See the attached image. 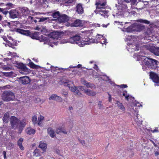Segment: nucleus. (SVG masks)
Here are the masks:
<instances>
[{
  "mask_svg": "<svg viewBox=\"0 0 159 159\" xmlns=\"http://www.w3.org/2000/svg\"><path fill=\"white\" fill-rule=\"evenodd\" d=\"M133 105L135 107H142V105L140 104V103L139 102L136 103L134 104H133Z\"/></svg>",
  "mask_w": 159,
  "mask_h": 159,
  "instance_id": "864d4df0",
  "label": "nucleus"
},
{
  "mask_svg": "<svg viewBox=\"0 0 159 159\" xmlns=\"http://www.w3.org/2000/svg\"><path fill=\"white\" fill-rule=\"evenodd\" d=\"M48 18V17H42L40 18L39 19V22H43L45 21V20H47Z\"/></svg>",
  "mask_w": 159,
  "mask_h": 159,
  "instance_id": "8fccbe9b",
  "label": "nucleus"
},
{
  "mask_svg": "<svg viewBox=\"0 0 159 159\" xmlns=\"http://www.w3.org/2000/svg\"><path fill=\"white\" fill-rule=\"evenodd\" d=\"M123 95L125 97V99L127 101H129V100L134 99V97L130 95L127 93L126 91L125 90L123 92Z\"/></svg>",
  "mask_w": 159,
  "mask_h": 159,
  "instance_id": "5701e85b",
  "label": "nucleus"
},
{
  "mask_svg": "<svg viewBox=\"0 0 159 159\" xmlns=\"http://www.w3.org/2000/svg\"><path fill=\"white\" fill-rule=\"evenodd\" d=\"M25 131L27 134L31 135L35 134V130L31 128H28L26 129Z\"/></svg>",
  "mask_w": 159,
  "mask_h": 159,
  "instance_id": "c85d7f7f",
  "label": "nucleus"
},
{
  "mask_svg": "<svg viewBox=\"0 0 159 159\" xmlns=\"http://www.w3.org/2000/svg\"><path fill=\"white\" fill-rule=\"evenodd\" d=\"M149 76L154 82L157 84L159 83V77L157 74L151 71L150 72Z\"/></svg>",
  "mask_w": 159,
  "mask_h": 159,
  "instance_id": "ddd939ff",
  "label": "nucleus"
},
{
  "mask_svg": "<svg viewBox=\"0 0 159 159\" xmlns=\"http://www.w3.org/2000/svg\"><path fill=\"white\" fill-rule=\"evenodd\" d=\"M16 31L22 34L28 36L30 35V31L20 29H17L16 30Z\"/></svg>",
  "mask_w": 159,
  "mask_h": 159,
  "instance_id": "4be33fe9",
  "label": "nucleus"
},
{
  "mask_svg": "<svg viewBox=\"0 0 159 159\" xmlns=\"http://www.w3.org/2000/svg\"><path fill=\"white\" fill-rule=\"evenodd\" d=\"M131 0H124L122 2L120 1L118 3L119 5L117 10L113 11V15L115 18H120L124 16L127 13V6L125 4V2H129Z\"/></svg>",
  "mask_w": 159,
  "mask_h": 159,
  "instance_id": "423d86ee",
  "label": "nucleus"
},
{
  "mask_svg": "<svg viewBox=\"0 0 159 159\" xmlns=\"http://www.w3.org/2000/svg\"><path fill=\"white\" fill-rule=\"evenodd\" d=\"M77 87L79 90H80L84 91V89H84V87L81 86H79Z\"/></svg>",
  "mask_w": 159,
  "mask_h": 159,
  "instance_id": "69168bd1",
  "label": "nucleus"
},
{
  "mask_svg": "<svg viewBox=\"0 0 159 159\" xmlns=\"http://www.w3.org/2000/svg\"><path fill=\"white\" fill-rule=\"evenodd\" d=\"M49 99L52 100L57 102H61L62 100V99L61 97L55 94L52 95L49 97Z\"/></svg>",
  "mask_w": 159,
  "mask_h": 159,
  "instance_id": "412c9836",
  "label": "nucleus"
},
{
  "mask_svg": "<svg viewBox=\"0 0 159 159\" xmlns=\"http://www.w3.org/2000/svg\"><path fill=\"white\" fill-rule=\"evenodd\" d=\"M77 87L74 86H72L71 88V90L72 92H73V93L74 92H75V90L76 89Z\"/></svg>",
  "mask_w": 159,
  "mask_h": 159,
  "instance_id": "bf43d9fd",
  "label": "nucleus"
},
{
  "mask_svg": "<svg viewBox=\"0 0 159 159\" xmlns=\"http://www.w3.org/2000/svg\"><path fill=\"white\" fill-rule=\"evenodd\" d=\"M69 19V17L66 15L62 14L59 17L58 21L60 23L67 22Z\"/></svg>",
  "mask_w": 159,
  "mask_h": 159,
  "instance_id": "dca6fc26",
  "label": "nucleus"
},
{
  "mask_svg": "<svg viewBox=\"0 0 159 159\" xmlns=\"http://www.w3.org/2000/svg\"><path fill=\"white\" fill-rule=\"evenodd\" d=\"M7 40L8 39L9 40H10V41L11 42V43H11V45H12V44L13 43V39L10 36H7Z\"/></svg>",
  "mask_w": 159,
  "mask_h": 159,
  "instance_id": "3c124183",
  "label": "nucleus"
},
{
  "mask_svg": "<svg viewBox=\"0 0 159 159\" xmlns=\"http://www.w3.org/2000/svg\"><path fill=\"white\" fill-rule=\"evenodd\" d=\"M33 155L36 157H38L41 156L40 151L39 149H35L33 152Z\"/></svg>",
  "mask_w": 159,
  "mask_h": 159,
  "instance_id": "e433bc0d",
  "label": "nucleus"
},
{
  "mask_svg": "<svg viewBox=\"0 0 159 159\" xmlns=\"http://www.w3.org/2000/svg\"><path fill=\"white\" fill-rule=\"evenodd\" d=\"M139 40L136 36L128 35L125 38V41L127 42L126 48L127 50L132 52L135 51H138L140 49L139 43L138 42Z\"/></svg>",
  "mask_w": 159,
  "mask_h": 159,
  "instance_id": "f03ea898",
  "label": "nucleus"
},
{
  "mask_svg": "<svg viewBox=\"0 0 159 159\" xmlns=\"http://www.w3.org/2000/svg\"><path fill=\"white\" fill-rule=\"evenodd\" d=\"M96 9L94 12L96 14H99L105 18L109 16V11L107 10L108 6L106 0H96L95 3Z\"/></svg>",
  "mask_w": 159,
  "mask_h": 159,
  "instance_id": "7ed1b4c3",
  "label": "nucleus"
},
{
  "mask_svg": "<svg viewBox=\"0 0 159 159\" xmlns=\"http://www.w3.org/2000/svg\"><path fill=\"white\" fill-rule=\"evenodd\" d=\"M69 39L67 41L65 39H63L61 41V43L63 44L68 42Z\"/></svg>",
  "mask_w": 159,
  "mask_h": 159,
  "instance_id": "0e129e2a",
  "label": "nucleus"
},
{
  "mask_svg": "<svg viewBox=\"0 0 159 159\" xmlns=\"http://www.w3.org/2000/svg\"><path fill=\"white\" fill-rule=\"evenodd\" d=\"M39 33L38 32H34L31 36V38L34 39H39L41 41V35L40 37H39Z\"/></svg>",
  "mask_w": 159,
  "mask_h": 159,
  "instance_id": "bb28decb",
  "label": "nucleus"
},
{
  "mask_svg": "<svg viewBox=\"0 0 159 159\" xmlns=\"http://www.w3.org/2000/svg\"><path fill=\"white\" fill-rule=\"evenodd\" d=\"M15 98V95L12 92L6 91L2 94V99L4 101H9L13 100Z\"/></svg>",
  "mask_w": 159,
  "mask_h": 159,
  "instance_id": "6e6552de",
  "label": "nucleus"
},
{
  "mask_svg": "<svg viewBox=\"0 0 159 159\" xmlns=\"http://www.w3.org/2000/svg\"><path fill=\"white\" fill-rule=\"evenodd\" d=\"M33 19H34V18L33 17L31 16H29L27 19V20L28 21L31 22L33 21Z\"/></svg>",
  "mask_w": 159,
  "mask_h": 159,
  "instance_id": "603ef678",
  "label": "nucleus"
},
{
  "mask_svg": "<svg viewBox=\"0 0 159 159\" xmlns=\"http://www.w3.org/2000/svg\"><path fill=\"white\" fill-rule=\"evenodd\" d=\"M19 10L22 14L25 16L28 15H33L34 11L30 10L26 7H19Z\"/></svg>",
  "mask_w": 159,
  "mask_h": 159,
  "instance_id": "9b49d317",
  "label": "nucleus"
},
{
  "mask_svg": "<svg viewBox=\"0 0 159 159\" xmlns=\"http://www.w3.org/2000/svg\"><path fill=\"white\" fill-rule=\"evenodd\" d=\"M140 60H141V59H140ZM141 61H143V66H142L143 69L144 71H145L147 69V67L145 66V65L143 64V59L141 60Z\"/></svg>",
  "mask_w": 159,
  "mask_h": 159,
  "instance_id": "e2e57ef3",
  "label": "nucleus"
},
{
  "mask_svg": "<svg viewBox=\"0 0 159 159\" xmlns=\"http://www.w3.org/2000/svg\"><path fill=\"white\" fill-rule=\"evenodd\" d=\"M81 83L85 85L87 88H90L92 89L95 87V85L93 84L88 82L85 80L82 81Z\"/></svg>",
  "mask_w": 159,
  "mask_h": 159,
  "instance_id": "b1692460",
  "label": "nucleus"
},
{
  "mask_svg": "<svg viewBox=\"0 0 159 159\" xmlns=\"http://www.w3.org/2000/svg\"><path fill=\"white\" fill-rule=\"evenodd\" d=\"M10 17L13 19L19 18L20 14L19 11L16 9H13L10 10L9 12Z\"/></svg>",
  "mask_w": 159,
  "mask_h": 159,
  "instance_id": "4468645a",
  "label": "nucleus"
},
{
  "mask_svg": "<svg viewBox=\"0 0 159 159\" xmlns=\"http://www.w3.org/2000/svg\"><path fill=\"white\" fill-rule=\"evenodd\" d=\"M9 117V115L8 113H6L3 117V120L5 123L8 122V119Z\"/></svg>",
  "mask_w": 159,
  "mask_h": 159,
  "instance_id": "473e14b6",
  "label": "nucleus"
},
{
  "mask_svg": "<svg viewBox=\"0 0 159 159\" xmlns=\"http://www.w3.org/2000/svg\"><path fill=\"white\" fill-rule=\"evenodd\" d=\"M65 84H67L68 87L70 89V85H71V84H73V82L71 81H70L69 80H67L64 83Z\"/></svg>",
  "mask_w": 159,
  "mask_h": 159,
  "instance_id": "a19ab883",
  "label": "nucleus"
},
{
  "mask_svg": "<svg viewBox=\"0 0 159 159\" xmlns=\"http://www.w3.org/2000/svg\"><path fill=\"white\" fill-rule=\"evenodd\" d=\"M51 37L43 34L41 36V42H44V43L49 45L53 47L54 45H57L58 44V39L60 38L58 32H53L50 35Z\"/></svg>",
  "mask_w": 159,
  "mask_h": 159,
  "instance_id": "39448f33",
  "label": "nucleus"
},
{
  "mask_svg": "<svg viewBox=\"0 0 159 159\" xmlns=\"http://www.w3.org/2000/svg\"><path fill=\"white\" fill-rule=\"evenodd\" d=\"M7 8L8 9H10L11 8H13L14 7V5L11 3H8L6 4Z\"/></svg>",
  "mask_w": 159,
  "mask_h": 159,
  "instance_id": "79ce46f5",
  "label": "nucleus"
},
{
  "mask_svg": "<svg viewBox=\"0 0 159 159\" xmlns=\"http://www.w3.org/2000/svg\"><path fill=\"white\" fill-rule=\"evenodd\" d=\"M19 64L20 68L22 70V71L23 72H21V73H25V74H27V73H29L30 71V69L27 68L22 63H20Z\"/></svg>",
  "mask_w": 159,
  "mask_h": 159,
  "instance_id": "aec40b11",
  "label": "nucleus"
},
{
  "mask_svg": "<svg viewBox=\"0 0 159 159\" xmlns=\"http://www.w3.org/2000/svg\"><path fill=\"white\" fill-rule=\"evenodd\" d=\"M140 25L137 23H134L132 24L128 27L126 28L125 30L128 32H133L139 31Z\"/></svg>",
  "mask_w": 159,
  "mask_h": 159,
  "instance_id": "9d476101",
  "label": "nucleus"
},
{
  "mask_svg": "<svg viewBox=\"0 0 159 159\" xmlns=\"http://www.w3.org/2000/svg\"><path fill=\"white\" fill-rule=\"evenodd\" d=\"M10 122L12 128L15 129H18L20 133H21L26 124L25 120H20L14 116L11 117Z\"/></svg>",
  "mask_w": 159,
  "mask_h": 159,
  "instance_id": "0eeeda50",
  "label": "nucleus"
},
{
  "mask_svg": "<svg viewBox=\"0 0 159 159\" xmlns=\"http://www.w3.org/2000/svg\"><path fill=\"white\" fill-rule=\"evenodd\" d=\"M155 69H157V70H159V61H157Z\"/></svg>",
  "mask_w": 159,
  "mask_h": 159,
  "instance_id": "680f3d73",
  "label": "nucleus"
},
{
  "mask_svg": "<svg viewBox=\"0 0 159 159\" xmlns=\"http://www.w3.org/2000/svg\"><path fill=\"white\" fill-rule=\"evenodd\" d=\"M118 86L120 87V88H125L127 87V86L126 84H121L120 85H118Z\"/></svg>",
  "mask_w": 159,
  "mask_h": 159,
  "instance_id": "4d7b16f0",
  "label": "nucleus"
},
{
  "mask_svg": "<svg viewBox=\"0 0 159 159\" xmlns=\"http://www.w3.org/2000/svg\"><path fill=\"white\" fill-rule=\"evenodd\" d=\"M95 78H101L103 80L106 81L107 80H109L108 77L106 75H105L103 73H98L97 75H95Z\"/></svg>",
  "mask_w": 159,
  "mask_h": 159,
  "instance_id": "6ab92c4d",
  "label": "nucleus"
},
{
  "mask_svg": "<svg viewBox=\"0 0 159 159\" xmlns=\"http://www.w3.org/2000/svg\"><path fill=\"white\" fill-rule=\"evenodd\" d=\"M92 38L94 40V41L92 42L91 43H100L102 44H105L107 43V39L103 35L98 34V36L96 37V39H94Z\"/></svg>",
  "mask_w": 159,
  "mask_h": 159,
  "instance_id": "f8f14e48",
  "label": "nucleus"
},
{
  "mask_svg": "<svg viewBox=\"0 0 159 159\" xmlns=\"http://www.w3.org/2000/svg\"><path fill=\"white\" fill-rule=\"evenodd\" d=\"M91 35V34L90 33V34L84 37L81 40L80 36L76 35L70 37L69 39L68 42L72 43L78 44L80 47H84L85 45L89 44L92 42L94 41Z\"/></svg>",
  "mask_w": 159,
  "mask_h": 159,
  "instance_id": "f257e3e1",
  "label": "nucleus"
},
{
  "mask_svg": "<svg viewBox=\"0 0 159 159\" xmlns=\"http://www.w3.org/2000/svg\"><path fill=\"white\" fill-rule=\"evenodd\" d=\"M84 93L89 96H94L96 94V93L88 89H84Z\"/></svg>",
  "mask_w": 159,
  "mask_h": 159,
  "instance_id": "a878e982",
  "label": "nucleus"
},
{
  "mask_svg": "<svg viewBox=\"0 0 159 159\" xmlns=\"http://www.w3.org/2000/svg\"><path fill=\"white\" fill-rule=\"evenodd\" d=\"M11 88V86L9 85H7L3 87V88L4 89H9Z\"/></svg>",
  "mask_w": 159,
  "mask_h": 159,
  "instance_id": "5fc2aeb1",
  "label": "nucleus"
},
{
  "mask_svg": "<svg viewBox=\"0 0 159 159\" xmlns=\"http://www.w3.org/2000/svg\"><path fill=\"white\" fill-rule=\"evenodd\" d=\"M130 111L132 113L130 114V115H134L135 117L134 118V121L137 123L138 125H140L142 124V121L140 119V116L138 114V110L134 109V108H130Z\"/></svg>",
  "mask_w": 159,
  "mask_h": 159,
  "instance_id": "1a4fd4ad",
  "label": "nucleus"
},
{
  "mask_svg": "<svg viewBox=\"0 0 159 159\" xmlns=\"http://www.w3.org/2000/svg\"><path fill=\"white\" fill-rule=\"evenodd\" d=\"M148 48L152 53L157 56H159V47L149 46Z\"/></svg>",
  "mask_w": 159,
  "mask_h": 159,
  "instance_id": "2eb2a0df",
  "label": "nucleus"
},
{
  "mask_svg": "<svg viewBox=\"0 0 159 159\" xmlns=\"http://www.w3.org/2000/svg\"><path fill=\"white\" fill-rule=\"evenodd\" d=\"M61 133H62L65 134H67V132L66 131L65 129H62L61 128Z\"/></svg>",
  "mask_w": 159,
  "mask_h": 159,
  "instance_id": "774afa93",
  "label": "nucleus"
},
{
  "mask_svg": "<svg viewBox=\"0 0 159 159\" xmlns=\"http://www.w3.org/2000/svg\"><path fill=\"white\" fill-rule=\"evenodd\" d=\"M61 93H62V95H63L65 97H67L68 93L67 91H63Z\"/></svg>",
  "mask_w": 159,
  "mask_h": 159,
  "instance_id": "6e6d98bb",
  "label": "nucleus"
},
{
  "mask_svg": "<svg viewBox=\"0 0 159 159\" xmlns=\"http://www.w3.org/2000/svg\"><path fill=\"white\" fill-rule=\"evenodd\" d=\"M76 11L79 14L83 13V8L81 4L79 3L77 5Z\"/></svg>",
  "mask_w": 159,
  "mask_h": 159,
  "instance_id": "393cba45",
  "label": "nucleus"
},
{
  "mask_svg": "<svg viewBox=\"0 0 159 159\" xmlns=\"http://www.w3.org/2000/svg\"><path fill=\"white\" fill-rule=\"evenodd\" d=\"M93 68L95 69L98 72H99V70L98 69V67L95 64H94Z\"/></svg>",
  "mask_w": 159,
  "mask_h": 159,
  "instance_id": "338daca9",
  "label": "nucleus"
},
{
  "mask_svg": "<svg viewBox=\"0 0 159 159\" xmlns=\"http://www.w3.org/2000/svg\"><path fill=\"white\" fill-rule=\"evenodd\" d=\"M23 141V139L22 138H20L17 142V144L20 149L22 150L24 149V148L22 146V142Z\"/></svg>",
  "mask_w": 159,
  "mask_h": 159,
  "instance_id": "2f4dec72",
  "label": "nucleus"
},
{
  "mask_svg": "<svg viewBox=\"0 0 159 159\" xmlns=\"http://www.w3.org/2000/svg\"><path fill=\"white\" fill-rule=\"evenodd\" d=\"M43 117L41 116H40V117L38 118V124L39 126H42L41 121L43 120Z\"/></svg>",
  "mask_w": 159,
  "mask_h": 159,
  "instance_id": "ea45409f",
  "label": "nucleus"
},
{
  "mask_svg": "<svg viewBox=\"0 0 159 159\" xmlns=\"http://www.w3.org/2000/svg\"><path fill=\"white\" fill-rule=\"evenodd\" d=\"M39 148H41L43 152L46 150L47 148V144L46 143L40 142L39 144Z\"/></svg>",
  "mask_w": 159,
  "mask_h": 159,
  "instance_id": "72a5a7b5",
  "label": "nucleus"
},
{
  "mask_svg": "<svg viewBox=\"0 0 159 159\" xmlns=\"http://www.w3.org/2000/svg\"><path fill=\"white\" fill-rule=\"evenodd\" d=\"M56 133L57 134H59L61 133V128L59 127L57 129L56 131Z\"/></svg>",
  "mask_w": 159,
  "mask_h": 159,
  "instance_id": "13d9d810",
  "label": "nucleus"
},
{
  "mask_svg": "<svg viewBox=\"0 0 159 159\" xmlns=\"http://www.w3.org/2000/svg\"><path fill=\"white\" fill-rule=\"evenodd\" d=\"M0 12H2V13L5 15L7 14L8 11L5 10L4 9L1 8L0 7Z\"/></svg>",
  "mask_w": 159,
  "mask_h": 159,
  "instance_id": "37998d69",
  "label": "nucleus"
},
{
  "mask_svg": "<svg viewBox=\"0 0 159 159\" xmlns=\"http://www.w3.org/2000/svg\"><path fill=\"white\" fill-rule=\"evenodd\" d=\"M2 38L3 39V40L4 41H5L6 42H8L11 43V42L10 41H9L7 40V37L5 36H2Z\"/></svg>",
  "mask_w": 159,
  "mask_h": 159,
  "instance_id": "052dcab7",
  "label": "nucleus"
},
{
  "mask_svg": "<svg viewBox=\"0 0 159 159\" xmlns=\"http://www.w3.org/2000/svg\"><path fill=\"white\" fill-rule=\"evenodd\" d=\"M116 104L117 105V106L118 108L122 110V111H124L125 110V108L121 103L119 101H116Z\"/></svg>",
  "mask_w": 159,
  "mask_h": 159,
  "instance_id": "7c9ffc66",
  "label": "nucleus"
},
{
  "mask_svg": "<svg viewBox=\"0 0 159 159\" xmlns=\"http://www.w3.org/2000/svg\"><path fill=\"white\" fill-rule=\"evenodd\" d=\"M81 66H82L81 65L79 64L78 65H77L76 66H69V67L68 68H67V69H63V68H61V69H62L63 70L64 69V71H65V70H66V71H71L72 72V73L75 74L76 73V70H70V69L73 68H80V67H81Z\"/></svg>",
  "mask_w": 159,
  "mask_h": 159,
  "instance_id": "a211bd4d",
  "label": "nucleus"
},
{
  "mask_svg": "<svg viewBox=\"0 0 159 159\" xmlns=\"http://www.w3.org/2000/svg\"><path fill=\"white\" fill-rule=\"evenodd\" d=\"M28 66L31 68L33 69L36 68L38 66L34 64L33 62H29L28 64Z\"/></svg>",
  "mask_w": 159,
  "mask_h": 159,
  "instance_id": "58836bf2",
  "label": "nucleus"
},
{
  "mask_svg": "<svg viewBox=\"0 0 159 159\" xmlns=\"http://www.w3.org/2000/svg\"><path fill=\"white\" fill-rule=\"evenodd\" d=\"M2 69L5 70H9L11 69V67L8 66H4L2 67Z\"/></svg>",
  "mask_w": 159,
  "mask_h": 159,
  "instance_id": "c03bdc74",
  "label": "nucleus"
},
{
  "mask_svg": "<svg viewBox=\"0 0 159 159\" xmlns=\"http://www.w3.org/2000/svg\"><path fill=\"white\" fill-rule=\"evenodd\" d=\"M48 132L50 136L52 138H53L55 136V134L54 131L51 128H49L48 129Z\"/></svg>",
  "mask_w": 159,
  "mask_h": 159,
  "instance_id": "c756f323",
  "label": "nucleus"
},
{
  "mask_svg": "<svg viewBox=\"0 0 159 159\" xmlns=\"http://www.w3.org/2000/svg\"><path fill=\"white\" fill-rule=\"evenodd\" d=\"M32 120L34 125L36 124L37 120V116H33L32 117Z\"/></svg>",
  "mask_w": 159,
  "mask_h": 159,
  "instance_id": "49530a36",
  "label": "nucleus"
},
{
  "mask_svg": "<svg viewBox=\"0 0 159 159\" xmlns=\"http://www.w3.org/2000/svg\"><path fill=\"white\" fill-rule=\"evenodd\" d=\"M60 15V13L58 11L52 13V16L54 18L57 19H58Z\"/></svg>",
  "mask_w": 159,
  "mask_h": 159,
  "instance_id": "c9c22d12",
  "label": "nucleus"
},
{
  "mask_svg": "<svg viewBox=\"0 0 159 159\" xmlns=\"http://www.w3.org/2000/svg\"><path fill=\"white\" fill-rule=\"evenodd\" d=\"M140 22L141 23H143L145 24H150V22L149 21L147 20H139Z\"/></svg>",
  "mask_w": 159,
  "mask_h": 159,
  "instance_id": "09e8293b",
  "label": "nucleus"
},
{
  "mask_svg": "<svg viewBox=\"0 0 159 159\" xmlns=\"http://www.w3.org/2000/svg\"><path fill=\"white\" fill-rule=\"evenodd\" d=\"M19 80L22 84H28L30 82L29 78L27 76H24L20 77Z\"/></svg>",
  "mask_w": 159,
  "mask_h": 159,
  "instance_id": "f3484780",
  "label": "nucleus"
},
{
  "mask_svg": "<svg viewBox=\"0 0 159 159\" xmlns=\"http://www.w3.org/2000/svg\"><path fill=\"white\" fill-rule=\"evenodd\" d=\"M74 93V94L77 95L79 97H81L82 96V94L80 92L79 89H78V87L75 90V91Z\"/></svg>",
  "mask_w": 159,
  "mask_h": 159,
  "instance_id": "4c0bfd02",
  "label": "nucleus"
},
{
  "mask_svg": "<svg viewBox=\"0 0 159 159\" xmlns=\"http://www.w3.org/2000/svg\"><path fill=\"white\" fill-rule=\"evenodd\" d=\"M102 102L101 101H99L98 103V107L100 109H103L104 108V107L102 104Z\"/></svg>",
  "mask_w": 159,
  "mask_h": 159,
  "instance_id": "de8ad7c7",
  "label": "nucleus"
},
{
  "mask_svg": "<svg viewBox=\"0 0 159 159\" xmlns=\"http://www.w3.org/2000/svg\"><path fill=\"white\" fill-rule=\"evenodd\" d=\"M144 53L140 52L139 53H136L134 55V57L137 58V61H140V59H143V64L148 67L152 69H155L156 63L157 60L152 58L148 57H145L143 56Z\"/></svg>",
  "mask_w": 159,
  "mask_h": 159,
  "instance_id": "20e7f679",
  "label": "nucleus"
},
{
  "mask_svg": "<svg viewBox=\"0 0 159 159\" xmlns=\"http://www.w3.org/2000/svg\"><path fill=\"white\" fill-rule=\"evenodd\" d=\"M154 31L152 28H148L146 32H145V35L149 37H151V35H152Z\"/></svg>",
  "mask_w": 159,
  "mask_h": 159,
  "instance_id": "cd10ccee",
  "label": "nucleus"
},
{
  "mask_svg": "<svg viewBox=\"0 0 159 159\" xmlns=\"http://www.w3.org/2000/svg\"><path fill=\"white\" fill-rule=\"evenodd\" d=\"M81 21L79 20H75L73 24V26L74 27H78L80 25Z\"/></svg>",
  "mask_w": 159,
  "mask_h": 159,
  "instance_id": "f704fd0d",
  "label": "nucleus"
},
{
  "mask_svg": "<svg viewBox=\"0 0 159 159\" xmlns=\"http://www.w3.org/2000/svg\"><path fill=\"white\" fill-rule=\"evenodd\" d=\"M4 75L7 76H10L11 77L13 75L14 73L12 71H11L9 72L3 73Z\"/></svg>",
  "mask_w": 159,
  "mask_h": 159,
  "instance_id": "a18cd8bd",
  "label": "nucleus"
}]
</instances>
